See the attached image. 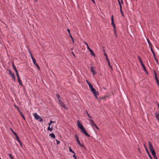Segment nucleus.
Segmentation results:
<instances>
[{"label": "nucleus", "instance_id": "obj_58", "mask_svg": "<svg viewBox=\"0 0 159 159\" xmlns=\"http://www.w3.org/2000/svg\"><path fill=\"white\" fill-rule=\"evenodd\" d=\"M14 107H16L17 108H18L19 107H17V106H16V105H14Z\"/></svg>", "mask_w": 159, "mask_h": 159}, {"label": "nucleus", "instance_id": "obj_54", "mask_svg": "<svg viewBox=\"0 0 159 159\" xmlns=\"http://www.w3.org/2000/svg\"><path fill=\"white\" fill-rule=\"evenodd\" d=\"M104 55L106 57H107V55L106 53L105 52H104Z\"/></svg>", "mask_w": 159, "mask_h": 159}, {"label": "nucleus", "instance_id": "obj_37", "mask_svg": "<svg viewBox=\"0 0 159 159\" xmlns=\"http://www.w3.org/2000/svg\"><path fill=\"white\" fill-rule=\"evenodd\" d=\"M16 76H17V78L18 79L20 78L19 77V75L18 72H17V73H16Z\"/></svg>", "mask_w": 159, "mask_h": 159}, {"label": "nucleus", "instance_id": "obj_42", "mask_svg": "<svg viewBox=\"0 0 159 159\" xmlns=\"http://www.w3.org/2000/svg\"><path fill=\"white\" fill-rule=\"evenodd\" d=\"M16 139L17 140V141L18 142L20 140V139H19V137L18 136L17 137H16Z\"/></svg>", "mask_w": 159, "mask_h": 159}, {"label": "nucleus", "instance_id": "obj_64", "mask_svg": "<svg viewBox=\"0 0 159 159\" xmlns=\"http://www.w3.org/2000/svg\"><path fill=\"white\" fill-rule=\"evenodd\" d=\"M118 2H120L119 0H117Z\"/></svg>", "mask_w": 159, "mask_h": 159}, {"label": "nucleus", "instance_id": "obj_16", "mask_svg": "<svg viewBox=\"0 0 159 159\" xmlns=\"http://www.w3.org/2000/svg\"><path fill=\"white\" fill-rule=\"evenodd\" d=\"M12 66H13V69H14V70H15L16 73H17V72H18L16 67H15V66L14 64V63H13L12 64Z\"/></svg>", "mask_w": 159, "mask_h": 159}, {"label": "nucleus", "instance_id": "obj_52", "mask_svg": "<svg viewBox=\"0 0 159 159\" xmlns=\"http://www.w3.org/2000/svg\"><path fill=\"white\" fill-rule=\"evenodd\" d=\"M88 116L90 118L89 119H91V117L89 114H88Z\"/></svg>", "mask_w": 159, "mask_h": 159}, {"label": "nucleus", "instance_id": "obj_3", "mask_svg": "<svg viewBox=\"0 0 159 159\" xmlns=\"http://www.w3.org/2000/svg\"><path fill=\"white\" fill-rule=\"evenodd\" d=\"M138 58L139 60V61L140 63H141V64L142 66V67L143 68V69L145 72L147 74H148V72L147 70L146 69L144 66V64L143 63V62L142 61V59L140 58V57L139 56H138Z\"/></svg>", "mask_w": 159, "mask_h": 159}, {"label": "nucleus", "instance_id": "obj_50", "mask_svg": "<svg viewBox=\"0 0 159 159\" xmlns=\"http://www.w3.org/2000/svg\"><path fill=\"white\" fill-rule=\"evenodd\" d=\"M74 154L73 156V157L74 158H76V157L75 156V153H73Z\"/></svg>", "mask_w": 159, "mask_h": 159}, {"label": "nucleus", "instance_id": "obj_4", "mask_svg": "<svg viewBox=\"0 0 159 159\" xmlns=\"http://www.w3.org/2000/svg\"><path fill=\"white\" fill-rule=\"evenodd\" d=\"M33 116L35 119L39 122H42L43 121V119L36 113H34Z\"/></svg>", "mask_w": 159, "mask_h": 159}, {"label": "nucleus", "instance_id": "obj_24", "mask_svg": "<svg viewBox=\"0 0 159 159\" xmlns=\"http://www.w3.org/2000/svg\"><path fill=\"white\" fill-rule=\"evenodd\" d=\"M20 112V114L21 116L24 119V120H25V116H24V115L23 114Z\"/></svg>", "mask_w": 159, "mask_h": 159}, {"label": "nucleus", "instance_id": "obj_30", "mask_svg": "<svg viewBox=\"0 0 159 159\" xmlns=\"http://www.w3.org/2000/svg\"><path fill=\"white\" fill-rule=\"evenodd\" d=\"M106 99L105 96L101 97L99 98V99L100 100H103V99Z\"/></svg>", "mask_w": 159, "mask_h": 159}, {"label": "nucleus", "instance_id": "obj_51", "mask_svg": "<svg viewBox=\"0 0 159 159\" xmlns=\"http://www.w3.org/2000/svg\"><path fill=\"white\" fill-rule=\"evenodd\" d=\"M67 31H68V32L69 33V35L70 34V30L69 29H67Z\"/></svg>", "mask_w": 159, "mask_h": 159}, {"label": "nucleus", "instance_id": "obj_46", "mask_svg": "<svg viewBox=\"0 0 159 159\" xmlns=\"http://www.w3.org/2000/svg\"><path fill=\"white\" fill-rule=\"evenodd\" d=\"M70 37L71 39L72 40V41H73V42H74V39H73V38L72 37V36L71 35V34H70Z\"/></svg>", "mask_w": 159, "mask_h": 159}, {"label": "nucleus", "instance_id": "obj_13", "mask_svg": "<svg viewBox=\"0 0 159 159\" xmlns=\"http://www.w3.org/2000/svg\"><path fill=\"white\" fill-rule=\"evenodd\" d=\"M89 51L90 52L91 55L93 57H95V54H94V52H93V51L92 49H91L90 48V49H89Z\"/></svg>", "mask_w": 159, "mask_h": 159}, {"label": "nucleus", "instance_id": "obj_22", "mask_svg": "<svg viewBox=\"0 0 159 159\" xmlns=\"http://www.w3.org/2000/svg\"><path fill=\"white\" fill-rule=\"evenodd\" d=\"M8 155L9 156L10 158L11 159H14V157L12 156V155L11 154L8 153Z\"/></svg>", "mask_w": 159, "mask_h": 159}, {"label": "nucleus", "instance_id": "obj_34", "mask_svg": "<svg viewBox=\"0 0 159 159\" xmlns=\"http://www.w3.org/2000/svg\"><path fill=\"white\" fill-rule=\"evenodd\" d=\"M154 59L155 60V61L158 64V59L156 57H154Z\"/></svg>", "mask_w": 159, "mask_h": 159}, {"label": "nucleus", "instance_id": "obj_5", "mask_svg": "<svg viewBox=\"0 0 159 159\" xmlns=\"http://www.w3.org/2000/svg\"><path fill=\"white\" fill-rule=\"evenodd\" d=\"M89 120L90 121V122L91 124H92L93 126L94 127H95L96 129L98 130H99V128L97 126V125L95 124V123L94 122L93 120L91 119H89Z\"/></svg>", "mask_w": 159, "mask_h": 159}, {"label": "nucleus", "instance_id": "obj_53", "mask_svg": "<svg viewBox=\"0 0 159 159\" xmlns=\"http://www.w3.org/2000/svg\"><path fill=\"white\" fill-rule=\"evenodd\" d=\"M153 157H154V158L155 159H157V157L156 156V155L154 156H153Z\"/></svg>", "mask_w": 159, "mask_h": 159}, {"label": "nucleus", "instance_id": "obj_35", "mask_svg": "<svg viewBox=\"0 0 159 159\" xmlns=\"http://www.w3.org/2000/svg\"><path fill=\"white\" fill-rule=\"evenodd\" d=\"M120 12H121L122 16H124V14H123V11H122V8H120Z\"/></svg>", "mask_w": 159, "mask_h": 159}, {"label": "nucleus", "instance_id": "obj_62", "mask_svg": "<svg viewBox=\"0 0 159 159\" xmlns=\"http://www.w3.org/2000/svg\"><path fill=\"white\" fill-rule=\"evenodd\" d=\"M72 54H73V55L75 57V55L73 52H72Z\"/></svg>", "mask_w": 159, "mask_h": 159}, {"label": "nucleus", "instance_id": "obj_11", "mask_svg": "<svg viewBox=\"0 0 159 159\" xmlns=\"http://www.w3.org/2000/svg\"><path fill=\"white\" fill-rule=\"evenodd\" d=\"M91 71L92 72L93 74V75H95L96 74V73L95 71L94 70V68L93 66H92L91 67Z\"/></svg>", "mask_w": 159, "mask_h": 159}, {"label": "nucleus", "instance_id": "obj_56", "mask_svg": "<svg viewBox=\"0 0 159 159\" xmlns=\"http://www.w3.org/2000/svg\"><path fill=\"white\" fill-rule=\"evenodd\" d=\"M87 84H88V85L89 86V85H91V84L89 82L87 83Z\"/></svg>", "mask_w": 159, "mask_h": 159}, {"label": "nucleus", "instance_id": "obj_25", "mask_svg": "<svg viewBox=\"0 0 159 159\" xmlns=\"http://www.w3.org/2000/svg\"><path fill=\"white\" fill-rule=\"evenodd\" d=\"M84 44L86 45L87 46V49L89 50V49H90V48H89V45L88 44V43L86 42H84Z\"/></svg>", "mask_w": 159, "mask_h": 159}, {"label": "nucleus", "instance_id": "obj_19", "mask_svg": "<svg viewBox=\"0 0 159 159\" xmlns=\"http://www.w3.org/2000/svg\"><path fill=\"white\" fill-rule=\"evenodd\" d=\"M18 82L20 84L21 86H22L23 84L21 82L20 79V78L18 79Z\"/></svg>", "mask_w": 159, "mask_h": 159}, {"label": "nucleus", "instance_id": "obj_59", "mask_svg": "<svg viewBox=\"0 0 159 159\" xmlns=\"http://www.w3.org/2000/svg\"><path fill=\"white\" fill-rule=\"evenodd\" d=\"M86 114H87V115L88 116V114H89L88 112V111H86Z\"/></svg>", "mask_w": 159, "mask_h": 159}, {"label": "nucleus", "instance_id": "obj_47", "mask_svg": "<svg viewBox=\"0 0 159 159\" xmlns=\"http://www.w3.org/2000/svg\"><path fill=\"white\" fill-rule=\"evenodd\" d=\"M29 53L30 54L31 57L33 56L30 50H29Z\"/></svg>", "mask_w": 159, "mask_h": 159}, {"label": "nucleus", "instance_id": "obj_21", "mask_svg": "<svg viewBox=\"0 0 159 159\" xmlns=\"http://www.w3.org/2000/svg\"><path fill=\"white\" fill-rule=\"evenodd\" d=\"M69 151L73 153H74L75 152L74 151H73V150H72V149H71V148L70 147H69Z\"/></svg>", "mask_w": 159, "mask_h": 159}, {"label": "nucleus", "instance_id": "obj_55", "mask_svg": "<svg viewBox=\"0 0 159 159\" xmlns=\"http://www.w3.org/2000/svg\"><path fill=\"white\" fill-rule=\"evenodd\" d=\"M106 59L107 60V61H108L109 62V59L107 57H106Z\"/></svg>", "mask_w": 159, "mask_h": 159}, {"label": "nucleus", "instance_id": "obj_26", "mask_svg": "<svg viewBox=\"0 0 159 159\" xmlns=\"http://www.w3.org/2000/svg\"><path fill=\"white\" fill-rule=\"evenodd\" d=\"M55 123V121H53L52 120H50V123H49L48 124L49 126H50L51 124H52V123Z\"/></svg>", "mask_w": 159, "mask_h": 159}, {"label": "nucleus", "instance_id": "obj_36", "mask_svg": "<svg viewBox=\"0 0 159 159\" xmlns=\"http://www.w3.org/2000/svg\"><path fill=\"white\" fill-rule=\"evenodd\" d=\"M107 62H108V65L110 67H111V69H112V67L110 65L109 61V62L108 61H107Z\"/></svg>", "mask_w": 159, "mask_h": 159}, {"label": "nucleus", "instance_id": "obj_57", "mask_svg": "<svg viewBox=\"0 0 159 159\" xmlns=\"http://www.w3.org/2000/svg\"><path fill=\"white\" fill-rule=\"evenodd\" d=\"M11 131L13 133V134L15 132L13 131V129H12L11 128Z\"/></svg>", "mask_w": 159, "mask_h": 159}, {"label": "nucleus", "instance_id": "obj_60", "mask_svg": "<svg viewBox=\"0 0 159 159\" xmlns=\"http://www.w3.org/2000/svg\"><path fill=\"white\" fill-rule=\"evenodd\" d=\"M91 1L94 3H95V1L94 0H91Z\"/></svg>", "mask_w": 159, "mask_h": 159}, {"label": "nucleus", "instance_id": "obj_45", "mask_svg": "<svg viewBox=\"0 0 159 159\" xmlns=\"http://www.w3.org/2000/svg\"><path fill=\"white\" fill-rule=\"evenodd\" d=\"M13 134L15 135V137H17L18 136L17 134L15 132L13 133Z\"/></svg>", "mask_w": 159, "mask_h": 159}, {"label": "nucleus", "instance_id": "obj_27", "mask_svg": "<svg viewBox=\"0 0 159 159\" xmlns=\"http://www.w3.org/2000/svg\"><path fill=\"white\" fill-rule=\"evenodd\" d=\"M119 5L120 6V8H122V5H121V4H122L121 3V2H119Z\"/></svg>", "mask_w": 159, "mask_h": 159}, {"label": "nucleus", "instance_id": "obj_43", "mask_svg": "<svg viewBox=\"0 0 159 159\" xmlns=\"http://www.w3.org/2000/svg\"><path fill=\"white\" fill-rule=\"evenodd\" d=\"M18 142H19L21 146V147H22V143L20 141V140Z\"/></svg>", "mask_w": 159, "mask_h": 159}, {"label": "nucleus", "instance_id": "obj_14", "mask_svg": "<svg viewBox=\"0 0 159 159\" xmlns=\"http://www.w3.org/2000/svg\"><path fill=\"white\" fill-rule=\"evenodd\" d=\"M33 63L34 65H35L36 67L40 70V68L38 65V64L36 63V61H34L33 62Z\"/></svg>", "mask_w": 159, "mask_h": 159}, {"label": "nucleus", "instance_id": "obj_41", "mask_svg": "<svg viewBox=\"0 0 159 159\" xmlns=\"http://www.w3.org/2000/svg\"><path fill=\"white\" fill-rule=\"evenodd\" d=\"M31 57V58L32 60H33V62L34 61H36V60H35L34 58L33 57V56H32Z\"/></svg>", "mask_w": 159, "mask_h": 159}, {"label": "nucleus", "instance_id": "obj_9", "mask_svg": "<svg viewBox=\"0 0 159 159\" xmlns=\"http://www.w3.org/2000/svg\"><path fill=\"white\" fill-rule=\"evenodd\" d=\"M111 24L113 26V28L115 30L116 29V26L115 25V24L114 22V19H113V15H112L111 18Z\"/></svg>", "mask_w": 159, "mask_h": 159}, {"label": "nucleus", "instance_id": "obj_20", "mask_svg": "<svg viewBox=\"0 0 159 159\" xmlns=\"http://www.w3.org/2000/svg\"><path fill=\"white\" fill-rule=\"evenodd\" d=\"M50 126H48V127L47 129V130L50 131H52L53 130V129L52 128H50Z\"/></svg>", "mask_w": 159, "mask_h": 159}, {"label": "nucleus", "instance_id": "obj_48", "mask_svg": "<svg viewBox=\"0 0 159 159\" xmlns=\"http://www.w3.org/2000/svg\"><path fill=\"white\" fill-rule=\"evenodd\" d=\"M29 53L30 54L31 57L33 56L30 50H29Z\"/></svg>", "mask_w": 159, "mask_h": 159}, {"label": "nucleus", "instance_id": "obj_17", "mask_svg": "<svg viewBox=\"0 0 159 159\" xmlns=\"http://www.w3.org/2000/svg\"><path fill=\"white\" fill-rule=\"evenodd\" d=\"M150 49H151V51L152 52V53L154 57H156V56L155 54L154 53V52L152 49V47H151Z\"/></svg>", "mask_w": 159, "mask_h": 159}, {"label": "nucleus", "instance_id": "obj_49", "mask_svg": "<svg viewBox=\"0 0 159 159\" xmlns=\"http://www.w3.org/2000/svg\"><path fill=\"white\" fill-rule=\"evenodd\" d=\"M76 141L78 143L79 145L80 144V143L79 140V139L76 140Z\"/></svg>", "mask_w": 159, "mask_h": 159}, {"label": "nucleus", "instance_id": "obj_15", "mask_svg": "<svg viewBox=\"0 0 159 159\" xmlns=\"http://www.w3.org/2000/svg\"><path fill=\"white\" fill-rule=\"evenodd\" d=\"M147 42L149 45V47L151 48L152 47V44L148 39H147Z\"/></svg>", "mask_w": 159, "mask_h": 159}, {"label": "nucleus", "instance_id": "obj_28", "mask_svg": "<svg viewBox=\"0 0 159 159\" xmlns=\"http://www.w3.org/2000/svg\"><path fill=\"white\" fill-rule=\"evenodd\" d=\"M154 75H155V79H158V77L157 75V73L155 71H154Z\"/></svg>", "mask_w": 159, "mask_h": 159}, {"label": "nucleus", "instance_id": "obj_8", "mask_svg": "<svg viewBox=\"0 0 159 159\" xmlns=\"http://www.w3.org/2000/svg\"><path fill=\"white\" fill-rule=\"evenodd\" d=\"M93 95L96 99H98V97L99 95V92L96 90L93 93Z\"/></svg>", "mask_w": 159, "mask_h": 159}, {"label": "nucleus", "instance_id": "obj_18", "mask_svg": "<svg viewBox=\"0 0 159 159\" xmlns=\"http://www.w3.org/2000/svg\"><path fill=\"white\" fill-rule=\"evenodd\" d=\"M49 135L51 136V137H52V138H53V139H55V134L52 133H51V134H49Z\"/></svg>", "mask_w": 159, "mask_h": 159}, {"label": "nucleus", "instance_id": "obj_2", "mask_svg": "<svg viewBox=\"0 0 159 159\" xmlns=\"http://www.w3.org/2000/svg\"><path fill=\"white\" fill-rule=\"evenodd\" d=\"M149 147L150 151L153 156L156 155V153L154 149V148L151 143L150 141L148 142Z\"/></svg>", "mask_w": 159, "mask_h": 159}, {"label": "nucleus", "instance_id": "obj_44", "mask_svg": "<svg viewBox=\"0 0 159 159\" xmlns=\"http://www.w3.org/2000/svg\"><path fill=\"white\" fill-rule=\"evenodd\" d=\"M13 134L15 135V137H17L18 136L17 134L15 132L13 133Z\"/></svg>", "mask_w": 159, "mask_h": 159}, {"label": "nucleus", "instance_id": "obj_6", "mask_svg": "<svg viewBox=\"0 0 159 159\" xmlns=\"http://www.w3.org/2000/svg\"><path fill=\"white\" fill-rule=\"evenodd\" d=\"M144 147L145 148L146 151V152L148 154V156H149L150 159H153L151 156V155L150 154L149 152H148V148L146 146V145L145 144H144Z\"/></svg>", "mask_w": 159, "mask_h": 159}, {"label": "nucleus", "instance_id": "obj_31", "mask_svg": "<svg viewBox=\"0 0 159 159\" xmlns=\"http://www.w3.org/2000/svg\"><path fill=\"white\" fill-rule=\"evenodd\" d=\"M75 138L76 139V140H77L79 139V137H78V135L76 134H75Z\"/></svg>", "mask_w": 159, "mask_h": 159}, {"label": "nucleus", "instance_id": "obj_40", "mask_svg": "<svg viewBox=\"0 0 159 159\" xmlns=\"http://www.w3.org/2000/svg\"><path fill=\"white\" fill-rule=\"evenodd\" d=\"M89 87L90 88V90L91 89H92L93 88L92 84L90 85H89Z\"/></svg>", "mask_w": 159, "mask_h": 159}, {"label": "nucleus", "instance_id": "obj_29", "mask_svg": "<svg viewBox=\"0 0 159 159\" xmlns=\"http://www.w3.org/2000/svg\"><path fill=\"white\" fill-rule=\"evenodd\" d=\"M79 145L81 146L82 147L84 148V149L86 148L84 146L83 144H82L80 143V144H79Z\"/></svg>", "mask_w": 159, "mask_h": 159}, {"label": "nucleus", "instance_id": "obj_12", "mask_svg": "<svg viewBox=\"0 0 159 159\" xmlns=\"http://www.w3.org/2000/svg\"><path fill=\"white\" fill-rule=\"evenodd\" d=\"M7 70L8 71V72H9V74L11 77L12 76L15 75V74L14 73H12L10 69H7Z\"/></svg>", "mask_w": 159, "mask_h": 159}, {"label": "nucleus", "instance_id": "obj_33", "mask_svg": "<svg viewBox=\"0 0 159 159\" xmlns=\"http://www.w3.org/2000/svg\"><path fill=\"white\" fill-rule=\"evenodd\" d=\"M91 91L93 93L96 91V89L94 88L91 89Z\"/></svg>", "mask_w": 159, "mask_h": 159}, {"label": "nucleus", "instance_id": "obj_38", "mask_svg": "<svg viewBox=\"0 0 159 159\" xmlns=\"http://www.w3.org/2000/svg\"><path fill=\"white\" fill-rule=\"evenodd\" d=\"M57 144H58L60 143V142L57 139H56Z\"/></svg>", "mask_w": 159, "mask_h": 159}, {"label": "nucleus", "instance_id": "obj_1", "mask_svg": "<svg viewBox=\"0 0 159 159\" xmlns=\"http://www.w3.org/2000/svg\"><path fill=\"white\" fill-rule=\"evenodd\" d=\"M56 96L58 99V100L59 102L58 103L62 107L64 108L65 110H66L67 109L66 107L62 101L63 98L60 97V96L58 93H57L56 94Z\"/></svg>", "mask_w": 159, "mask_h": 159}, {"label": "nucleus", "instance_id": "obj_63", "mask_svg": "<svg viewBox=\"0 0 159 159\" xmlns=\"http://www.w3.org/2000/svg\"><path fill=\"white\" fill-rule=\"evenodd\" d=\"M86 82L87 83H88L89 82L88 80H87L86 81Z\"/></svg>", "mask_w": 159, "mask_h": 159}, {"label": "nucleus", "instance_id": "obj_32", "mask_svg": "<svg viewBox=\"0 0 159 159\" xmlns=\"http://www.w3.org/2000/svg\"><path fill=\"white\" fill-rule=\"evenodd\" d=\"M156 80L157 85L159 86V80H158V79H156Z\"/></svg>", "mask_w": 159, "mask_h": 159}, {"label": "nucleus", "instance_id": "obj_23", "mask_svg": "<svg viewBox=\"0 0 159 159\" xmlns=\"http://www.w3.org/2000/svg\"><path fill=\"white\" fill-rule=\"evenodd\" d=\"M156 117L157 119L159 120V114H156Z\"/></svg>", "mask_w": 159, "mask_h": 159}, {"label": "nucleus", "instance_id": "obj_10", "mask_svg": "<svg viewBox=\"0 0 159 159\" xmlns=\"http://www.w3.org/2000/svg\"><path fill=\"white\" fill-rule=\"evenodd\" d=\"M77 125L79 128L81 130L84 128L82 125L80 123L79 120L77 121Z\"/></svg>", "mask_w": 159, "mask_h": 159}, {"label": "nucleus", "instance_id": "obj_61", "mask_svg": "<svg viewBox=\"0 0 159 159\" xmlns=\"http://www.w3.org/2000/svg\"><path fill=\"white\" fill-rule=\"evenodd\" d=\"M121 3H122V4H123V0H121Z\"/></svg>", "mask_w": 159, "mask_h": 159}, {"label": "nucleus", "instance_id": "obj_7", "mask_svg": "<svg viewBox=\"0 0 159 159\" xmlns=\"http://www.w3.org/2000/svg\"><path fill=\"white\" fill-rule=\"evenodd\" d=\"M81 130V131L85 135H86L88 137H89L90 136L89 134H88L87 133V132L86 131V130L84 128H83Z\"/></svg>", "mask_w": 159, "mask_h": 159}, {"label": "nucleus", "instance_id": "obj_39", "mask_svg": "<svg viewBox=\"0 0 159 159\" xmlns=\"http://www.w3.org/2000/svg\"><path fill=\"white\" fill-rule=\"evenodd\" d=\"M12 78L13 79V80L14 81H16V78H15V75L12 76Z\"/></svg>", "mask_w": 159, "mask_h": 159}]
</instances>
